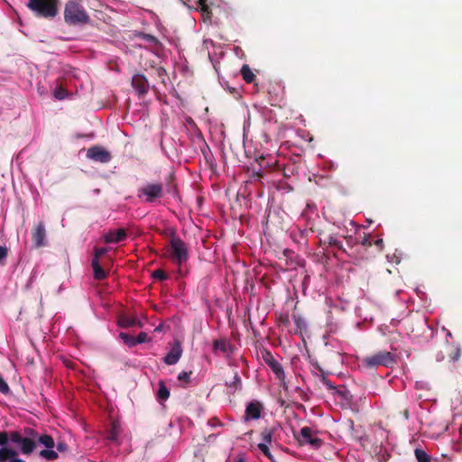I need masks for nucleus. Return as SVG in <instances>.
<instances>
[{"label": "nucleus", "instance_id": "0eeeda50", "mask_svg": "<svg viewBox=\"0 0 462 462\" xmlns=\"http://www.w3.org/2000/svg\"><path fill=\"white\" fill-rule=\"evenodd\" d=\"M145 197L146 202H153L157 199H161L163 196V188L161 183H148L144 187L139 189L138 197Z\"/></svg>", "mask_w": 462, "mask_h": 462}, {"label": "nucleus", "instance_id": "4be33fe9", "mask_svg": "<svg viewBox=\"0 0 462 462\" xmlns=\"http://www.w3.org/2000/svg\"><path fill=\"white\" fill-rule=\"evenodd\" d=\"M316 368L320 372V381L321 383L326 385V387L328 389V390H332V389H335V386L333 385L332 382L330 380L328 379V377L326 376L325 374V372L323 371V369L318 365L316 364Z\"/></svg>", "mask_w": 462, "mask_h": 462}, {"label": "nucleus", "instance_id": "f257e3e1", "mask_svg": "<svg viewBox=\"0 0 462 462\" xmlns=\"http://www.w3.org/2000/svg\"><path fill=\"white\" fill-rule=\"evenodd\" d=\"M39 444L45 447L39 452L40 457L46 460L59 458L58 452L52 449L56 446L55 441L49 434H40L31 427L19 430H0V462H26L19 457V454L29 456Z\"/></svg>", "mask_w": 462, "mask_h": 462}, {"label": "nucleus", "instance_id": "9d476101", "mask_svg": "<svg viewBox=\"0 0 462 462\" xmlns=\"http://www.w3.org/2000/svg\"><path fill=\"white\" fill-rule=\"evenodd\" d=\"M32 239L35 247L46 245V229L43 222L38 223L32 232Z\"/></svg>", "mask_w": 462, "mask_h": 462}, {"label": "nucleus", "instance_id": "1a4fd4ad", "mask_svg": "<svg viewBox=\"0 0 462 462\" xmlns=\"http://www.w3.org/2000/svg\"><path fill=\"white\" fill-rule=\"evenodd\" d=\"M87 157L101 163H107L112 159L111 153L98 145L90 147L87 152Z\"/></svg>", "mask_w": 462, "mask_h": 462}, {"label": "nucleus", "instance_id": "ddd939ff", "mask_svg": "<svg viewBox=\"0 0 462 462\" xmlns=\"http://www.w3.org/2000/svg\"><path fill=\"white\" fill-rule=\"evenodd\" d=\"M263 406L259 402H250L245 408V420H257L261 417Z\"/></svg>", "mask_w": 462, "mask_h": 462}, {"label": "nucleus", "instance_id": "6e6552de", "mask_svg": "<svg viewBox=\"0 0 462 462\" xmlns=\"http://www.w3.org/2000/svg\"><path fill=\"white\" fill-rule=\"evenodd\" d=\"M262 359L264 363L272 369V371L275 374L278 379L282 380L284 378L285 374L282 365L274 358L273 354L264 349L261 352Z\"/></svg>", "mask_w": 462, "mask_h": 462}, {"label": "nucleus", "instance_id": "393cba45", "mask_svg": "<svg viewBox=\"0 0 462 462\" xmlns=\"http://www.w3.org/2000/svg\"><path fill=\"white\" fill-rule=\"evenodd\" d=\"M414 453L418 462H430V456L423 449L416 448Z\"/></svg>", "mask_w": 462, "mask_h": 462}, {"label": "nucleus", "instance_id": "c03bdc74", "mask_svg": "<svg viewBox=\"0 0 462 462\" xmlns=\"http://www.w3.org/2000/svg\"><path fill=\"white\" fill-rule=\"evenodd\" d=\"M254 174H255L258 178L263 177L261 170H259L258 171H254Z\"/></svg>", "mask_w": 462, "mask_h": 462}, {"label": "nucleus", "instance_id": "e433bc0d", "mask_svg": "<svg viewBox=\"0 0 462 462\" xmlns=\"http://www.w3.org/2000/svg\"><path fill=\"white\" fill-rule=\"evenodd\" d=\"M279 320L282 324L287 326L289 325L290 323V319H289V316L286 314V315H281L280 318H279Z\"/></svg>", "mask_w": 462, "mask_h": 462}, {"label": "nucleus", "instance_id": "a211bd4d", "mask_svg": "<svg viewBox=\"0 0 462 462\" xmlns=\"http://www.w3.org/2000/svg\"><path fill=\"white\" fill-rule=\"evenodd\" d=\"M120 426L117 422L113 421L111 424V428L108 430L106 433V439L110 441L116 442L120 434Z\"/></svg>", "mask_w": 462, "mask_h": 462}, {"label": "nucleus", "instance_id": "9b49d317", "mask_svg": "<svg viewBox=\"0 0 462 462\" xmlns=\"http://www.w3.org/2000/svg\"><path fill=\"white\" fill-rule=\"evenodd\" d=\"M132 87L139 96H144L148 92L149 84L146 78L142 74H135L132 79Z\"/></svg>", "mask_w": 462, "mask_h": 462}, {"label": "nucleus", "instance_id": "f8f14e48", "mask_svg": "<svg viewBox=\"0 0 462 462\" xmlns=\"http://www.w3.org/2000/svg\"><path fill=\"white\" fill-rule=\"evenodd\" d=\"M126 236V231L124 228H119L117 230H109L103 237L106 244H116L124 241Z\"/></svg>", "mask_w": 462, "mask_h": 462}, {"label": "nucleus", "instance_id": "473e14b6", "mask_svg": "<svg viewBox=\"0 0 462 462\" xmlns=\"http://www.w3.org/2000/svg\"><path fill=\"white\" fill-rule=\"evenodd\" d=\"M361 245L364 246H372L373 245V240L370 236V235H365L361 241Z\"/></svg>", "mask_w": 462, "mask_h": 462}, {"label": "nucleus", "instance_id": "de8ad7c7", "mask_svg": "<svg viewBox=\"0 0 462 462\" xmlns=\"http://www.w3.org/2000/svg\"><path fill=\"white\" fill-rule=\"evenodd\" d=\"M55 97L59 99H61L63 97L59 95V93H55Z\"/></svg>", "mask_w": 462, "mask_h": 462}, {"label": "nucleus", "instance_id": "a878e982", "mask_svg": "<svg viewBox=\"0 0 462 462\" xmlns=\"http://www.w3.org/2000/svg\"><path fill=\"white\" fill-rule=\"evenodd\" d=\"M119 337L124 341L125 345L132 347L135 346L134 337L125 332L119 334Z\"/></svg>", "mask_w": 462, "mask_h": 462}, {"label": "nucleus", "instance_id": "a19ab883", "mask_svg": "<svg viewBox=\"0 0 462 462\" xmlns=\"http://www.w3.org/2000/svg\"><path fill=\"white\" fill-rule=\"evenodd\" d=\"M168 192L169 193H175V185L174 184L169 185Z\"/></svg>", "mask_w": 462, "mask_h": 462}, {"label": "nucleus", "instance_id": "f3484780", "mask_svg": "<svg viewBox=\"0 0 462 462\" xmlns=\"http://www.w3.org/2000/svg\"><path fill=\"white\" fill-rule=\"evenodd\" d=\"M118 324L122 328L142 327V323L134 317H120Z\"/></svg>", "mask_w": 462, "mask_h": 462}, {"label": "nucleus", "instance_id": "4468645a", "mask_svg": "<svg viewBox=\"0 0 462 462\" xmlns=\"http://www.w3.org/2000/svg\"><path fill=\"white\" fill-rule=\"evenodd\" d=\"M181 353L182 349L180 345L176 344L164 357V362L169 365H175L180 360Z\"/></svg>", "mask_w": 462, "mask_h": 462}, {"label": "nucleus", "instance_id": "b1692460", "mask_svg": "<svg viewBox=\"0 0 462 462\" xmlns=\"http://www.w3.org/2000/svg\"><path fill=\"white\" fill-rule=\"evenodd\" d=\"M197 5L202 15L209 16L211 11L209 5H208V0H198Z\"/></svg>", "mask_w": 462, "mask_h": 462}, {"label": "nucleus", "instance_id": "2eb2a0df", "mask_svg": "<svg viewBox=\"0 0 462 462\" xmlns=\"http://www.w3.org/2000/svg\"><path fill=\"white\" fill-rule=\"evenodd\" d=\"M212 348L215 353L217 351H221L222 353L226 354L232 351L230 342L224 338L214 340Z\"/></svg>", "mask_w": 462, "mask_h": 462}, {"label": "nucleus", "instance_id": "20e7f679", "mask_svg": "<svg viewBox=\"0 0 462 462\" xmlns=\"http://www.w3.org/2000/svg\"><path fill=\"white\" fill-rule=\"evenodd\" d=\"M26 6L36 17L53 19L59 13L58 0H29Z\"/></svg>", "mask_w": 462, "mask_h": 462}, {"label": "nucleus", "instance_id": "bb28decb", "mask_svg": "<svg viewBox=\"0 0 462 462\" xmlns=\"http://www.w3.org/2000/svg\"><path fill=\"white\" fill-rule=\"evenodd\" d=\"M273 429L265 428L261 433L262 439L266 443H271L273 440Z\"/></svg>", "mask_w": 462, "mask_h": 462}, {"label": "nucleus", "instance_id": "cd10ccee", "mask_svg": "<svg viewBox=\"0 0 462 462\" xmlns=\"http://www.w3.org/2000/svg\"><path fill=\"white\" fill-rule=\"evenodd\" d=\"M152 277L159 281H165L168 279V274L162 269L153 271Z\"/></svg>", "mask_w": 462, "mask_h": 462}, {"label": "nucleus", "instance_id": "a18cd8bd", "mask_svg": "<svg viewBox=\"0 0 462 462\" xmlns=\"http://www.w3.org/2000/svg\"><path fill=\"white\" fill-rule=\"evenodd\" d=\"M170 230H173V229L172 228L167 229L162 234L170 236Z\"/></svg>", "mask_w": 462, "mask_h": 462}, {"label": "nucleus", "instance_id": "2f4dec72", "mask_svg": "<svg viewBox=\"0 0 462 462\" xmlns=\"http://www.w3.org/2000/svg\"><path fill=\"white\" fill-rule=\"evenodd\" d=\"M148 340V335L145 332H141L138 334L136 337H134V342L136 344H142Z\"/></svg>", "mask_w": 462, "mask_h": 462}, {"label": "nucleus", "instance_id": "423d86ee", "mask_svg": "<svg viewBox=\"0 0 462 462\" xmlns=\"http://www.w3.org/2000/svg\"><path fill=\"white\" fill-rule=\"evenodd\" d=\"M293 436L300 446L309 444L314 448H319L323 444L322 439L315 436L310 427H303L299 432L293 431Z\"/></svg>", "mask_w": 462, "mask_h": 462}, {"label": "nucleus", "instance_id": "dca6fc26", "mask_svg": "<svg viewBox=\"0 0 462 462\" xmlns=\"http://www.w3.org/2000/svg\"><path fill=\"white\" fill-rule=\"evenodd\" d=\"M91 264L94 271V278L96 280L101 281L107 276V273L101 267L97 259H92Z\"/></svg>", "mask_w": 462, "mask_h": 462}, {"label": "nucleus", "instance_id": "ea45409f", "mask_svg": "<svg viewBox=\"0 0 462 462\" xmlns=\"http://www.w3.org/2000/svg\"><path fill=\"white\" fill-rule=\"evenodd\" d=\"M236 389H237V386L241 385V379L237 374H235L234 382L232 383Z\"/></svg>", "mask_w": 462, "mask_h": 462}, {"label": "nucleus", "instance_id": "39448f33", "mask_svg": "<svg viewBox=\"0 0 462 462\" xmlns=\"http://www.w3.org/2000/svg\"><path fill=\"white\" fill-rule=\"evenodd\" d=\"M360 364L368 370L376 369L379 366L391 368L396 364V358L393 353L383 350L361 358Z\"/></svg>", "mask_w": 462, "mask_h": 462}, {"label": "nucleus", "instance_id": "72a5a7b5", "mask_svg": "<svg viewBox=\"0 0 462 462\" xmlns=\"http://www.w3.org/2000/svg\"><path fill=\"white\" fill-rule=\"evenodd\" d=\"M7 248L0 245V264H4V261L7 257Z\"/></svg>", "mask_w": 462, "mask_h": 462}, {"label": "nucleus", "instance_id": "4c0bfd02", "mask_svg": "<svg viewBox=\"0 0 462 462\" xmlns=\"http://www.w3.org/2000/svg\"><path fill=\"white\" fill-rule=\"evenodd\" d=\"M56 448L58 451L64 452L65 450H67V444L64 442H59Z\"/></svg>", "mask_w": 462, "mask_h": 462}, {"label": "nucleus", "instance_id": "aec40b11", "mask_svg": "<svg viewBox=\"0 0 462 462\" xmlns=\"http://www.w3.org/2000/svg\"><path fill=\"white\" fill-rule=\"evenodd\" d=\"M241 75L246 83H252L255 79L254 73L247 64L242 66Z\"/></svg>", "mask_w": 462, "mask_h": 462}, {"label": "nucleus", "instance_id": "c85d7f7f", "mask_svg": "<svg viewBox=\"0 0 462 462\" xmlns=\"http://www.w3.org/2000/svg\"><path fill=\"white\" fill-rule=\"evenodd\" d=\"M10 392V388L7 383L5 381L3 376L0 374V393L7 394Z\"/></svg>", "mask_w": 462, "mask_h": 462}, {"label": "nucleus", "instance_id": "6ab92c4d", "mask_svg": "<svg viewBox=\"0 0 462 462\" xmlns=\"http://www.w3.org/2000/svg\"><path fill=\"white\" fill-rule=\"evenodd\" d=\"M157 398L159 401H166L170 397V391L163 381L158 383Z\"/></svg>", "mask_w": 462, "mask_h": 462}, {"label": "nucleus", "instance_id": "79ce46f5", "mask_svg": "<svg viewBox=\"0 0 462 462\" xmlns=\"http://www.w3.org/2000/svg\"><path fill=\"white\" fill-rule=\"evenodd\" d=\"M266 457H268L271 461L274 462V458L273 455L271 454L270 450L264 455Z\"/></svg>", "mask_w": 462, "mask_h": 462}, {"label": "nucleus", "instance_id": "7ed1b4c3", "mask_svg": "<svg viewBox=\"0 0 462 462\" xmlns=\"http://www.w3.org/2000/svg\"><path fill=\"white\" fill-rule=\"evenodd\" d=\"M64 21L69 25H79L88 23L90 18L79 0H70L65 5Z\"/></svg>", "mask_w": 462, "mask_h": 462}, {"label": "nucleus", "instance_id": "f704fd0d", "mask_svg": "<svg viewBox=\"0 0 462 462\" xmlns=\"http://www.w3.org/2000/svg\"><path fill=\"white\" fill-rule=\"evenodd\" d=\"M293 319V321L296 325V327L299 328V329H301L302 327L304 326V321L303 319L300 317V316H297V315H293L292 317Z\"/></svg>", "mask_w": 462, "mask_h": 462}, {"label": "nucleus", "instance_id": "49530a36", "mask_svg": "<svg viewBox=\"0 0 462 462\" xmlns=\"http://www.w3.org/2000/svg\"><path fill=\"white\" fill-rule=\"evenodd\" d=\"M148 39H149V41H151V42H154V41H156L155 37H153V36H152V35H148Z\"/></svg>", "mask_w": 462, "mask_h": 462}, {"label": "nucleus", "instance_id": "c756f323", "mask_svg": "<svg viewBox=\"0 0 462 462\" xmlns=\"http://www.w3.org/2000/svg\"><path fill=\"white\" fill-rule=\"evenodd\" d=\"M190 374L191 372H181L178 375V380L184 383H188L190 380Z\"/></svg>", "mask_w": 462, "mask_h": 462}, {"label": "nucleus", "instance_id": "7c9ffc66", "mask_svg": "<svg viewBox=\"0 0 462 462\" xmlns=\"http://www.w3.org/2000/svg\"><path fill=\"white\" fill-rule=\"evenodd\" d=\"M107 251L108 250L106 247L96 248L93 259H97V261H99V258L101 256H103L104 254H106L107 253Z\"/></svg>", "mask_w": 462, "mask_h": 462}, {"label": "nucleus", "instance_id": "5701e85b", "mask_svg": "<svg viewBox=\"0 0 462 462\" xmlns=\"http://www.w3.org/2000/svg\"><path fill=\"white\" fill-rule=\"evenodd\" d=\"M447 348H448V354L449 359L451 361L456 362L460 358L461 350L458 347L448 346Z\"/></svg>", "mask_w": 462, "mask_h": 462}, {"label": "nucleus", "instance_id": "c9c22d12", "mask_svg": "<svg viewBox=\"0 0 462 462\" xmlns=\"http://www.w3.org/2000/svg\"><path fill=\"white\" fill-rule=\"evenodd\" d=\"M373 245H376L379 251H382L383 247V241L382 238H377L374 241H373Z\"/></svg>", "mask_w": 462, "mask_h": 462}, {"label": "nucleus", "instance_id": "37998d69", "mask_svg": "<svg viewBox=\"0 0 462 462\" xmlns=\"http://www.w3.org/2000/svg\"><path fill=\"white\" fill-rule=\"evenodd\" d=\"M266 457H268L271 461L274 462V458L273 455L271 454L270 450L264 455Z\"/></svg>", "mask_w": 462, "mask_h": 462}, {"label": "nucleus", "instance_id": "f03ea898", "mask_svg": "<svg viewBox=\"0 0 462 462\" xmlns=\"http://www.w3.org/2000/svg\"><path fill=\"white\" fill-rule=\"evenodd\" d=\"M188 245L179 236L175 230H170V250L169 257L178 265L179 273H181V265L189 260Z\"/></svg>", "mask_w": 462, "mask_h": 462}, {"label": "nucleus", "instance_id": "412c9836", "mask_svg": "<svg viewBox=\"0 0 462 462\" xmlns=\"http://www.w3.org/2000/svg\"><path fill=\"white\" fill-rule=\"evenodd\" d=\"M326 243H328L330 246H335L337 247L338 250L342 251L343 253H346L348 255H351L350 254H348L346 252V250L345 249V247L343 246L342 243L340 241H338L336 237L332 236H328L327 240H326Z\"/></svg>", "mask_w": 462, "mask_h": 462}, {"label": "nucleus", "instance_id": "09e8293b", "mask_svg": "<svg viewBox=\"0 0 462 462\" xmlns=\"http://www.w3.org/2000/svg\"><path fill=\"white\" fill-rule=\"evenodd\" d=\"M236 462H245L244 458H239L238 460H236Z\"/></svg>", "mask_w": 462, "mask_h": 462}, {"label": "nucleus", "instance_id": "58836bf2", "mask_svg": "<svg viewBox=\"0 0 462 462\" xmlns=\"http://www.w3.org/2000/svg\"><path fill=\"white\" fill-rule=\"evenodd\" d=\"M258 448L265 455L269 451V448L265 443H259Z\"/></svg>", "mask_w": 462, "mask_h": 462}]
</instances>
